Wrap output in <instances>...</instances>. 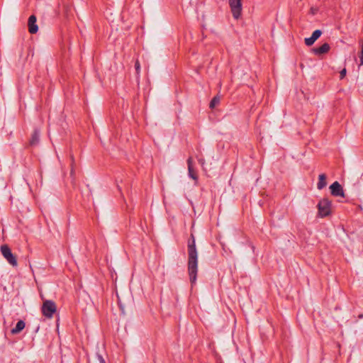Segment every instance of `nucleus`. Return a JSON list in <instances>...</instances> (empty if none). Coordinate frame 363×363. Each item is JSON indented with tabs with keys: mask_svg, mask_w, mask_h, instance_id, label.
Instances as JSON below:
<instances>
[{
	"mask_svg": "<svg viewBox=\"0 0 363 363\" xmlns=\"http://www.w3.org/2000/svg\"><path fill=\"white\" fill-rule=\"evenodd\" d=\"M188 251V262L187 269L189 276V280L191 286L194 285L196 282L197 273H198V252L196 247L195 238L193 234H191L187 243Z\"/></svg>",
	"mask_w": 363,
	"mask_h": 363,
	"instance_id": "f257e3e1",
	"label": "nucleus"
},
{
	"mask_svg": "<svg viewBox=\"0 0 363 363\" xmlns=\"http://www.w3.org/2000/svg\"><path fill=\"white\" fill-rule=\"evenodd\" d=\"M41 311L45 317L52 318L57 311V306L53 301L45 300L43 301Z\"/></svg>",
	"mask_w": 363,
	"mask_h": 363,
	"instance_id": "f03ea898",
	"label": "nucleus"
},
{
	"mask_svg": "<svg viewBox=\"0 0 363 363\" xmlns=\"http://www.w3.org/2000/svg\"><path fill=\"white\" fill-rule=\"evenodd\" d=\"M331 201L326 198L321 199L318 203V215L323 218L329 216L331 212Z\"/></svg>",
	"mask_w": 363,
	"mask_h": 363,
	"instance_id": "7ed1b4c3",
	"label": "nucleus"
},
{
	"mask_svg": "<svg viewBox=\"0 0 363 363\" xmlns=\"http://www.w3.org/2000/svg\"><path fill=\"white\" fill-rule=\"evenodd\" d=\"M1 252L6 260L13 267L18 265L16 257L11 252L10 247L7 245L1 246Z\"/></svg>",
	"mask_w": 363,
	"mask_h": 363,
	"instance_id": "20e7f679",
	"label": "nucleus"
},
{
	"mask_svg": "<svg viewBox=\"0 0 363 363\" xmlns=\"http://www.w3.org/2000/svg\"><path fill=\"white\" fill-rule=\"evenodd\" d=\"M229 6L235 19H238L241 16L242 3L241 0H229Z\"/></svg>",
	"mask_w": 363,
	"mask_h": 363,
	"instance_id": "39448f33",
	"label": "nucleus"
},
{
	"mask_svg": "<svg viewBox=\"0 0 363 363\" xmlns=\"http://www.w3.org/2000/svg\"><path fill=\"white\" fill-rule=\"evenodd\" d=\"M330 189L333 196L345 197L343 189L338 182H333L330 185Z\"/></svg>",
	"mask_w": 363,
	"mask_h": 363,
	"instance_id": "423d86ee",
	"label": "nucleus"
},
{
	"mask_svg": "<svg viewBox=\"0 0 363 363\" xmlns=\"http://www.w3.org/2000/svg\"><path fill=\"white\" fill-rule=\"evenodd\" d=\"M36 17L34 15H31L28 21V31L31 34H35L38 30V26L36 24Z\"/></svg>",
	"mask_w": 363,
	"mask_h": 363,
	"instance_id": "0eeeda50",
	"label": "nucleus"
},
{
	"mask_svg": "<svg viewBox=\"0 0 363 363\" xmlns=\"http://www.w3.org/2000/svg\"><path fill=\"white\" fill-rule=\"evenodd\" d=\"M193 160L192 157H189L187 160V164H188V173L189 177L193 179L196 182L198 181V176L195 171V169L193 167Z\"/></svg>",
	"mask_w": 363,
	"mask_h": 363,
	"instance_id": "6e6552de",
	"label": "nucleus"
},
{
	"mask_svg": "<svg viewBox=\"0 0 363 363\" xmlns=\"http://www.w3.org/2000/svg\"><path fill=\"white\" fill-rule=\"evenodd\" d=\"M330 49V45L327 43H323L321 46L318 48H314L313 49V52L315 55H323L327 53Z\"/></svg>",
	"mask_w": 363,
	"mask_h": 363,
	"instance_id": "1a4fd4ad",
	"label": "nucleus"
},
{
	"mask_svg": "<svg viewBox=\"0 0 363 363\" xmlns=\"http://www.w3.org/2000/svg\"><path fill=\"white\" fill-rule=\"evenodd\" d=\"M25 326H26L25 322L22 320H20L17 322L15 328L11 329V332L12 334H18L25 328Z\"/></svg>",
	"mask_w": 363,
	"mask_h": 363,
	"instance_id": "9d476101",
	"label": "nucleus"
},
{
	"mask_svg": "<svg viewBox=\"0 0 363 363\" xmlns=\"http://www.w3.org/2000/svg\"><path fill=\"white\" fill-rule=\"evenodd\" d=\"M327 185L326 182V175L325 174H321L318 177V182L317 184V188L318 189H323Z\"/></svg>",
	"mask_w": 363,
	"mask_h": 363,
	"instance_id": "9b49d317",
	"label": "nucleus"
},
{
	"mask_svg": "<svg viewBox=\"0 0 363 363\" xmlns=\"http://www.w3.org/2000/svg\"><path fill=\"white\" fill-rule=\"evenodd\" d=\"M39 138L40 133L38 130H35L30 140V145H35L36 144H38L39 142Z\"/></svg>",
	"mask_w": 363,
	"mask_h": 363,
	"instance_id": "f8f14e48",
	"label": "nucleus"
},
{
	"mask_svg": "<svg viewBox=\"0 0 363 363\" xmlns=\"http://www.w3.org/2000/svg\"><path fill=\"white\" fill-rule=\"evenodd\" d=\"M220 102L219 96H214L210 102V108H213L216 105H218Z\"/></svg>",
	"mask_w": 363,
	"mask_h": 363,
	"instance_id": "ddd939ff",
	"label": "nucleus"
},
{
	"mask_svg": "<svg viewBox=\"0 0 363 363\" xmlns=\"http://www.w3.org/2000/svg\"><path fill=\"white\" fill-rule=\"evenodd\" d=\"M315 40H315L312 36H311L310 38H306L304 40L305 44L307 46H311L315 43Z\"/></svg>",
	"mask_w": 363,
	"mask_h": 363,
	"instance_id": "4468645a",
	"label": "nucleus"
},
{
	"mask_svg": "<svg viewBox=\"0 0 363 363\" xmlns=\"http://www.w3.org/2000/svg\"><path fill=\"white\" fill-rule=\"evenodd\" d=\"M361 51L359 55L360 60V65H363V40H360Z\"/></svg>",
	"mask_w": 363,
	"mask_h": 363,
	"instance_id": "2eb2a0df",
	"label": "nucleus"
},
{
	"mask_svg": "<svg viewBox=\"0 0 363 363\" xmlns=\"http://www.w3.org/2000/svg\"><path fill=\"white\" fill-rule=\"evenodd\" d=\"M322 34V32L320 30H315L313 32L311 36L315 39L317 40Z\"/></svg>",
	"mask_w": 363,
	"mask_h": 363,
	"instance_id": "dca6fc26",
	"label": "nucleus"
},
{
	"mask_svg": "<svg viewBox=\"0 0 363 363\" xmlns=\"http://www.w3.org/2000/svg\"><path fill=\"white\" fill-rule=\"evenodd\" d=\"M346 73H347L346 69H343L342 70L340 71V79H342L346 76Z\"/></svg>",
	"mask_w": 363,
	"mask_h": 363,
	"instance_id": "f3484780",
	"label": "nucleus"
},
{
	"mask_svg": "<svg viewBox=\"0 0 363 363\" xmlns=\"http://www.w3.org/2000/svg\"><path fill=\"white\" fill-rule=\"evenodd\" d=\"M135 68L136 69L137 73L139 74L140 70V65L138 60H137L135 63Z\"/></svg>",
	"mask_w": 363,
	"mask_h": 363,
	"instance_id": "a211bd4d",
	"label": "nucleus"
},
{
	"mask_svg": "<svg viewBox=\"0 0 363 363\" xmlns=\"http://www.w3.org/2000/svg\"><path fill=\"white\" fill-rule=\"evenodd\" d=\"M71 159H72V164H71V171H70V174L71 176L72 177L74 174V166H73V164H74V159H73V157L72 156L71 157Z\"/></svg>",
	"mask_w": 363,
	"mask_h": 363,
	"instance_id": "6ab92c4d",
	"label": "nucleus"
},
{
	"mask_svg": "<svg viewBox=\"0 0 363 363\" xmlns=\"http://www.w3.org/2000/svg\"><path fill=\"white\" fill-rule=\"evenodd\" d=\"M97 357H98V359L99 361V363H106V361L104 359V357H102V355L98 354H97Z\"/></svg>",
	"mask_w": 363,
	"mask_h": 363,
	"instance_id": "aec40b11",
	"label": "nucleus"
},
{
	"mask_svg": "<svg viewBox=\"0 0 363 363\" xmlns=\"http://www.w3.org/2000/svg\"><path fill=\"white\" fill-rule=\"evenodd\" d=\"M199 162L201 164V165H203L204 163H205V161L203 158H200L199 159Z\"/></svg>",
	"mask_w": 363,
	"mask_h": 363,
	"instance_id": "412c9836",
	"label": "nucleus"
}]
</instances>
